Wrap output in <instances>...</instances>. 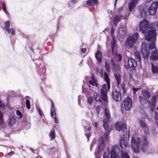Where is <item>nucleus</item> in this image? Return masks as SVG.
Segmentation results:
<instances>
[{"label":"nucleus","instance_id":"f257e3e1","mask_svg":"<svg viewBox=\"0 0 158 158\" xmlns=\"http://www.w3.org/2000/svg\"><path fill=\"white\" fill-rule=\"evenodd\" d=\"M158 30V23H153L149 24V21L145 19L141 21L139 24V31L144 33L147 31H148L145 34L146 39L148 41H151L149 48L147 44L145 43H142L141 48V52L143 57L145 59L148 58L149 52L151 50H153L151 52V56L152 60H155L158 59V53L156 52L155 47V42L156 41V31Z\"/></svg>","mask_w":158,"mask_h":158},{"label":"nucleus","instance_id":"f03ea898","mask_svg":"<svg viewBox=\"0 0 158 158\" xmlns=\"http://www.w3.org/2000/svg\"><path fill=\"white\" fill-rule=\"evenodd\" d=\"M137 142L134 137L132 138L131 140V145L134 152L137 153L139 152V148H140L143 152H146L148 145V142L146 137L145 136L143 138L142 140L140 138H136Z\"/></svg>","mask_w":158,"mask_h":158},{"label":"nucleus","instance_id":"7ed1b4c3","mask_svg":"<svg viewBox=\"0 0 158 158\" xmlns=\"http://www.w3.org/2000/svg\"><path fill=\"white\" fill-rule=\"evenodd\" d=\"M115 127L117 130L118 131H122L123 132V133L124 132H126V139L125 138V134H123V137L121 138L119 142V144L121 148L123 149H124L127 146V141L129 139V135L127 133V130L126 125L124 123L119 122H117L115 124Z\"/></svg>","mask_w":158,"mask_h":158},{"label":"nucleus","instance_id":"20e7f679","mask_svg":"<svg viewBox=\"0 0 158 158\" xmlns=\"http://www.w3.org/2000/svg\"><path fill=\"white\" fill-rule=\"evenodd\" d=\"M104 114L106 118L103 119V127L106 131L105 138H107L108 135L110 132V128L108 123L110 122V114L109 109L105 108L104 109Z\"/></svg>","mask_w":158,"mask_h":158},{"label":"nucleus","instance_id":"39448f33","mask_svg":"<svg viewBox=\"0 0 158 158\" xmlns=\"http://www.w3.org/2000/svg\"><path fill=\"white\" fill-rule=\"evenodd\" d=\"M109 90L108 89V88H107L106 84H103L100 90V94L101 99L105 102H107L108 99L107 92Z\"/></svg>","mask_w":158,"mask_h":158},{"label":"nucleus","instance_id":"423d86ee","mask_svg":"<svg viewBox=\"0 0 158 158\" xmlns=\"http://www.w3.org/2000/svg\"><path fill=\"white\" fill-rule=\"evenodd\" d=\"M138 36V33H135L131 36L128 38L126 40V44L130 47H132L137 40Z\"/></svg>","mask_w":158,"mask_h":158},{"label":"nucleus","instance_id":"0eeeda50","mask_svg":"<svg viewBox=\"0 0 158 158\" xmlns=\"http://www.w3.org/2000/svg\"><path fill=\"white\" fill-rule=\"evenodd\" d=\"M136 63L135 60L131 58H129L128 59L127 63H125V66L126 69L128 68L131 70H133L135 69Z\"/></svg>","mask_w":158,"mask_h":158},{"label":"nucleus","instance_id":"6e6552de","mask_svg":"<svg viewBox=\"0 0 158 158\" xmlns=\"http://www.w3.org/2000/svg\"><path fill=\"white\" fill-rule=\"evenodd\" d=\"M123 103L125 109L127 110H129L132 107V100L129 96H127L125 98Z\"/></svg>","mask_w":158,"mask_h":158},{"label":"nucleus","instance_id":"1a4fd4ad","mask_svg":"<svg viewBox=\"0 0 158 158\" xmlns=\"http://www.w3.org/2000/svg\"><path fill=\"white\" fill-rule=\"evenodd\" d=\"M158 7V3L157 2L153 3L148 10V12L151 15H154L156 12Z\"/></svg>","mask_w":158,"mask_h":158},{"label":"nucleus","instance_id":"9d476101","mask_svg":"<svg viewBox=\"0 0 158 158\" xmlns=\"http://www.w3.org/2000/svg\"><path fill=\"white\" fill-rule=\"evenodd\" d=\"M113 99L116 102L120 101L121 100V96L120 93L115 90L112 91V93Z\"/></svg>","mask_w":158,"mask_h":158},{"label":"nucleus","instance_id":"9b49d317","mask_svg":"<svg viewBox=\"0 0 158 158\" xmlns=\"http://www.w3.org/2000/svg\"><path fill=\"white\" fill-rule=\"evenodd\" d=\"M111 63L113 68V70L115 72L120 71V67L119 64L118 63H115L114 61V59L112 58L111 60Z\"/></svg>","mask_w":158,"mask_h":158},{"label":"nucleus","instance_id":"f8f14e48","mask_svg":"<svg viewBox=\"0 0 158 158\" xmlns=\"http://www.w3.org/2000/svg\"><path fill=\"white\" fill-rule=\"evenodd\" d=\"M137 3V0H133L129 3L128 9L129 11H131L133 10Z\"/></svg>","mask_w":158,"mask_h":158},{"label":"nucleus","instance_id":"ddd939ff","mask_svg":"<svg viewBox=\"0 0 158 158\" xmlns=\"http://www.w3.org/2000/svg\"><path fill=\"white\" fill-rule=\"evenodd\" d=\"M104 79L107 83L106 86L107 85L108 89L110 90V80L109 75L106 73H104Z\"/></svg>","mask_w":158,"mask_h":158},{"label":"nucleus","instance_id":"4468645a","mask_svg":"<svg viewBox=\"0 0 158 158\" xmlns=\"http://www.w3.org/2000/svg\"><path fill=\"white\" fill-rule=\"evenodd\" d=\"M105 146V143L104 140L102 139L101 140L100 143L98 147V154H100L102 152Z\"/></svg>","mask_w":158,"mask_h":158},{"label":"nucleus","instance_id":"2eb2a0df","mask_svg":"<svg viewBox=\"0 0 158 158\" xmlns=\"http://www.w3.org/2000/svg\"><path fill=\"white\" fill-rule=\"evenodd\" d=\"M86 4L89 6H93L97 5L98 3V0H88L86 2Z\"/></svg>","mask_w":158,"mask_h":158},{"label":"nucleus","instance_id":"dca6fc26","mask_svg":"<svg viewBox=\"0 0 158 158\" xmlns=\"http://www.w3.org/2000/svg\"><path fill=\"white\" fill-rule=\"evenodd\" d=\"M95 57L99 63L101 62L102 60V55L99 50L97 51L95 53Z\"/></svg>","mask_w":158,"mask_h":158},{"label":"nucleus","instance_id":"f3484780","mask_svg":"<svg viewBox=\"0 0 158 158\" xmlns=\"http://www.w3.org/2000/svg\"><path fill=\"white\" fill-rule=\"evenodd\" d=\"M117 148V146H115L112 147V149L111 150L110 153V158H117L118 155L117 154V151L115 149V148Z\"/></svg>","mask_w":158,"mask_h":158},{"label":"nucleus","instance_id":"a211bd4d","mask_svg":"<svg viewBox=\"0 0 158 158\" xmlns=\"http://www.w3.org/2000/svg\"><path fill=\"white\" fill-rule=\"evenodd\" d=\"M114 77L117 81V84L118 86L120 85L121 81V76L119 73H115Z\"/></svg>","mask_w":158,"mask_h":158},{"label":"nucleus","instance_id":"6ab92c4d","mask_svg":"<svg viewBox=\"0 0 158 158\" xmlns=\"http://www.w3.org/2000/svg\"><path fill=\"white\" fill-rule=\"evenodd\" d=\"M16 119L14 115H11L9 118L8 124L10 126H12L15 124Z\"/></svg>","mask_w":158,"mask_h":158},{"label":"nucleus","instance_id":"aec40b11","mask_svg":"<svg viewBox=\"0 0 158 158\" xmlns=\"http://www.w3.org/2000/svg\"><path fill=\"white\" fill-rule=\"evenodd\" d=\"M142 94L143 96L146 98H148L150 97V92L147 90H142Z\"/></svg>","mask_w":158,"mask_h":158},{"label":"nucleus","instance_id":"412c9836","mask_svg":"<svg viewBox=\"0 0 158 158\" xmlns=\"http://www.w3.org/2000/svg\"><path fill=\"white\" fill-rule=\"evenodd\" d=\"M52 107L51 109V114L52 117H53L54 115H55L56 112L55 109L54 105L53 102L51 100Z\"/></svg>","mask_w":158,"mask_h":158},{"label":"nucleus","instance_id":"4be33fe9","mask_svg":"<svg viewBox=\"0 0 158 158\" xmlns=\"http://www.w3.org/2000/svg\"><path fill=\"white\" fill-rule=\"evenodd\" d=\"M123 17V15L122 14H119L116 15L114 18V21L118 22H120Z\"/></svg>","mask_w":158,"mask_h":158},{"label":"nucleus","instance_id":"5701e85b","mask_svg":"<svg viewBox=\"0 0 158 158\" xmlns=\"http://www.w3.org/2000/svg\"><path fill=\"white\" fill-rule=\"evenodd\" d=\"M49 136L51 140L54 139L56 138V135L55 129L53 130L50 132Z\"/></svg>","mask_w":158,"mask_h":158},{"label":"nucleus","instance_id":"b1692460","mask_svg":"<svg viewBox=\"0 0 158 158\" xmlns=\"http://www.w3.org/2000/svg\"><path fill=\"white\" fill-rule=\"evenodd\" d=\"M122 57L121 54L116 53L115 54V56L112 58L114 59V61L115 62L117 60H118V61H121L122 59Z\"/></svg>","mask_w":158,"mask_h":158},{"label":"nucleus","instance_id":"393cba45","mask_svg":"<svg viewBox=\"0 0 158 158\" xmlns=\"http://www.w3.org/2000/svg\"><path fill=\"white\" fill-rule=\"evenodd\" d=\"M139 100L140 102L141 103H142L143 102L145 103L146 101H147L148 102L149 104H150L151 102L149 100H147L146 98L145 97L144 98L143 96H139Z\"/></svg>","mask_w":158,"mask_h":158},{"label":"nucleus","instance_id":"a878e982","mask_svg":"<svg viewBox=\"0 0 158 158\" xmlns=\"http://www.w3.org/2000/svg\"><path fill=\"white\" fill-rule=\"evenodd\" d=\"M152 70L153 73H158V67L156 66L153 64H151Z\"/></svg>","mask_w":158,"mask_h":158},{"label":"nucleus","instance_id":"bb28decb","mask_svg":"<svg viewBox=\"0 0 158 158\" xmlns=\"http://www.w3.org/2000/svg\"><path fill=\"white\" fill-rule=\"evenodd\" d=\"M94 96L95 100L96 102H100L101 99L99 95L97 93H94Z\"/></svg>","mask_w":158,"mask_h":158},{"label":"nucleus","instance_id":"cd10ccee","mask_svg":"<svg viewBox=\"0 0 158 158\" xmlns=\"http://www.w3.org/2000/svg\"><path fill=\"white\" fill-rule=\"evenodd\" d=\"M135 55L137 60L140 62L141 57L140 53L137 51H135Z\"/></svg>","mask_w":158,"mask_h":158},{"label":"nucleus","instance_id":"c85d7f7f","mask_svg":"<svg viewBox=\"0 0 158 158\" xmlns=\"http://www.w3.org/2000/svg\"><path fill=\"white\" fill-rule=\"evenodd\" d=\"M4 122L3 113L0 110V125H1Z\"/></svg>","mask_w":158,"mask_h":158},{"label":"nucleus","instance_id":"c756f323","mask_svg":"<svg viewBox=\"0 0 158 158\" xmlns=\"http://www.w3.org/2000/svg\"><path fill=\"white\" fill-rule=\"evenodd\" d=\"M4 27L7 31L10 29V23L8 21H6L4 23Z\"/></svg>","mask_w":158,"mask_h":158},{"label":"nucleus","instance_id":"7c9ffc66","mask_svg":"<svg viewBox=\"0 0 158 158\" xmlns=\"http://www.w3.org/2000/svg\"><path fill=\"white\" fill-rule=\"evenodd\" d=\"M142 128L145 135H149V128L148 126Z\"/></svg>","mask_w":158,"mask_h":158},{"label":"nucleus","instance_id":"2f4dec72","mask_svg":"<svg viewBox=\"0 0 158 158\" xmlns=\"http://www.w3.org/2000/svg\"><path fill=\"white\" fill-rule=\"evenodd\" d=\"M147 15V11L144 9H143L141 12V15L142 18H144L146 17Z\"/></svg>","mask_w":158,"mask_h":158},{"label":"nucleus","instance_id":"473e14b6","mask_svg":"<svg viewBox=\"0 0 158 158\" xmlns=\"http://www.w3.org/2000/svg\"><path fill=\"white\" fill-rule=\"evenodd\" d=\"M139 122L142 128L148 126L146 123L143 120H139Z\"/></svg>","mask_w":158,"mask_h":158},{"label":"nucleus","instance_id":"72a5a7b5","mask_svg":"<svg viewBox=\"0 0 158 158\" xmlns=\"http://www.w3.org/2000/svg\"><path fill=\"white\" fill-rule=\"evenodd\" d=\"M122 158H130L128 154L126 152H122Z\"/></svg>","mask_w":158,"mask_h":158},{"label":"nucleus","instance_id":"f704fd0d","mask_svg":"<svg viewBox=\"0 0 158 158\" xmlns=\"http://www.w3.org/2000/svg\"><path fill=\"white\" fill-rule=\"evenodd\" d=\"M156 99V96H154L152 97L151 100V104H152V106L155 105Z\"/></svg>","mask_w":158,"mask_h":158},{"label":"nucleus","instance_id":"c9c22d12","mask_svg":"<svg viewBox=\"0 0 158 158\" xmlns=\"http://www.w3.org/2000/svg\"><path fill=\"white\" fill-rule=\"evenodd\" d=\"M108 152H105L103 156V158H109L110 151L109 149L107 148Z\"/></svg>","mask_w":158,"mask_h":158},{"label":"nucleus","instance_id":"e433bc0d","mask_svg":"<svg viewBox=\"0 0 158 158\" xmlns=\"http://www.w3.org/2000/svg\"><path fill=\"white\" fill-rule=\"evenodd\" d=\"M2 9L3 11H4L6 14L8 13V12L7 11L6 9V3L4 2L2 3Z\"/></svg>","mask_w":158,"mask_h":158},{"label":"nucleus","instance_id":"4c0bfd02","mask_svg":"<svg viewBox=\"0 0 158 158\" xmlns=\"http://www.w3.org/2000/svg\"><path fill=\"white\" fill-rule=\"evenodd\" d=\"M93 101V98L92 97H89L87 100V102L89 105H91Z\"/></svg>","mask_w":158,"mask_h":158},{"label":"nucleus","instance_id":"58836bf2","mask_svg":"<svg viewBox=\"0 0 158 158\" xmlns=\"http://www.w3.org/2000/svg\"><path fill=\"white\" fill-rule=\"evenodd\" d=\"M105 67L107 71V72H109L110 70V67L109 63L108 62L106 61L105 62Z\"/></svg>","mask_w":158,"mask_h":158},{"label":"nucleus","instance_id":"ea45409f","mask_svg":"<svg viewBox=\"0 0 158 158\" xmlns=\"http://www.w3.org/2000/svg\"><path fill=\"white\" fill-rule=\"evenodd\" d=\"M26 104L27 108L29 109L31 108L30 103L29 100L27 99L26 102Z\"/></svg>","mask_w":158,"mask_h":158},{"label":"nucleus","instance_id":"a19ab883","mask_svg":"<svg viewBox=\"0 0 158 158\" xmlns=\"http://www.w3.org/2000/svg\"><path fill=\"white\" fill-rule=\"evenodd\" d=\"M55 148L54 147H50L48 150L50 152H54L55 150Z\"/></svg>","mask_w":158,"mask_h":158},{"label":"nucleus","instance_id":"79ce46f5","mask_svg":"<svg viewBox=\"0 0 158 158\" xmlns=\"http://www.w3.org/2000/svg\"><path fill=\"white\" fill-rule=\"evenodd\" d=\"M121 87L122 88L123 93L124 94H125L126 92V89L125 87V85H124V84H123L121 85Z\"/></svg>","mask_w":158,"mask_h":158},{"label":"nucleus","instance_id":"37998d69","mask_svg":"<svg viewBox=\"0 0 158 158\" xmlns=\"http://www.w3.org/2000/svg\"><path fill=\"white\" fill-rule=\"evenodd\" d=\"M8 33H10L11 34L14 35L15 34V31L14 30L12 29H9L7 31Z\"/></svg>","mask_w":158,"mask_h":158},{"label":"nucleus","instance_id":"c03bdc74","mask_svg":"<svg viewBox=\"0 0 158 158\" xmlns=\"http://www.w3.org/2000/svg\"><path fill=\"white\" fill-rule=\"evenodd\" d=\"M89 83L93 86H94L95 85L97 86V84L96 83V81L90 80L89 81Z\"/></svg>","mask_w":158,"mask_h":158},{"label":"nucleus","instance_id":"a18cd8bd","mask_svg":"<svg viewBox=\"0 0 158 158\" xmlns=\"http://www.w3.org/2000/svg\"><path fill=\"white\" fill-rule=\"evenodd\" d=\"M95 108L97 111V114L98 115L100 111V106H97L95 107Z\"/></svg>","mask_w":158,"mask_h":158},{"label":"nucleus","instance_id":"49530a36","mask_svg":"<svg viewBox=\"0 0 158 158\" xmlns=\"http://www.w3.org/2000/svg\"><path fill=\"white\" fill-rule=\"evenodd\" d=\"M16 112L17 115L19 116L20 118H21L22 117L23 115H22V113L19 110H16Z\"/></svg>","mask_w":158,"mask_h":158},{"label":"nucleus","instance_id":"de8ad7c7","mask_svg":"<svg viewBox=\"0 0 158 158\" xmlns=\"http://www.w3.org/2000/svg\"><path fill=\"white\" fill-rule=\"evenodd\" d=\"M5 107V106L4 104L3 103V102L1 101H0V108H4Z\"/></svg>","mask_w":158,"mask_h":158},{"label":"nucleus","instance_id":"09e8293b","mask_svg":"<svg viewBox=\"0 0 158 158\" xmlns=\"http://www.w3.org/2000/svg\"><path fill=\"white\" fill-rule=\"evenodd\" d=\"M141 89L140 88H133L132 90L134 92V94H135L136 93V92L139 89Z\"/></svg>","mask_w":158,"mask_h":158},{"label":"nucleus","instance_id":"8fccbe9b","mask_svg":"<svg viewBox=\"0 0 158 158\" xmlns=\"http://www.w3.org/2000/svg\"><path fill=\"white\" fill-rule=\"evenodd\" d=\"M38 112L40 115V116H42L43 114V113L42 110H41L40 108H39Z\"/></svg>","mask_w":158,"mask_h":158},{"label":"nucleus","instance_id":"3c124183","mask_svg":"<svg viewBox=\"0 0 158 158\" xmlns=\"http://www.w3.org/2000/svg\"><path fill=\"white\" fill-rule=\"evenodd\" d=\"M158 119V113L156 111L155 113V119Z\"/></svg>","mask_w":158,"mask_h":158},{"label":"nucleus","instance_id":"603ef678","mask_svg":"<svg viewBox=\"0 0 158 158\" xmlns=\"http://www.w3.org/2000/svg\"><path fill=\"white\" fill-rule=\"evenodd\" d=\"M86 51V48H82L81 49V52L83 53H85Z\"/></svg>","mask_w":158,"mask_h":158},{"label":"nucleus","instance_id":"864d4df0","mask_svg":"<svg viewBox=\"0 0 158 158\" xmlns=\"http://www.w3.org/2000/svg\"><path fill=\"white\" fill-rule=\"evenodd\" d=\"M54 119L55 123H57L58 121H57V118L56 117V115L54 116Z\"/></svg>","mask_w":158,"mask_h":158},{"label":"nucleus","instance_id":"5fc2aeb1","mask_svg":"<svg viewBox=\"0 0 158 158\" xmlns=\"http://www.w3.org/2000/svg\"><path fill=\"white\" fill-rule=\"evenodd\" d=\"M14 154V152L12 151L8 153V155L9 156H11Z\"/></svg>","mask_w":158,"mask_h":158},{"label":"nucleus","instance_id":"6e6d98bb","mask_svg":"<svg viewBox=\"0 0 158 158\" xmlns=\"http://www.w3.org/2000/svg\"><path fill=\"white\" fill-rule=\"evenodd\" d=\"M155 106V105L152 106V104H151V106L150 109H151V110L152 111H153V110H154V109Z\"/></svg>","mask_w":158,"mask_h":158},{"label":"nucleus","instance_id":"4d7b16f0","mask_svg":"<svg viewBox=\"0 0 158 158\" xmlns=\"http://www.w3.org/2000/svg\"><path fill=\"white\" fill-rule=\"evenodd\" d=\"M114 30L113 28V27H112L111 29V32H110V33H111V35H113V33L114 32Z\"/></svg>","mask_w":158,"mask_h":158},{"label":"nucleus","instance_id":"13d9d810","mask_svg":"<svg viewBox=\"0 0 158 158\" xmlns=\"http://www.w3.org/2000/svg\"><path fill=\"white\" fill-rule=\"evenodd\" d=\"M6 106L10 110H11L13 108L11 107L9 105H6Z\"/></svg>","mask_w":158,"mask_h":158},{"label":"nucleus","instance_id":"bf43d9fd","mask_svg":"<svg viewBox=\"0 0 158 158\" xmlns=\"http://www.w3.org/2000/svg\"><path fill=\"white\" fill-rule=\"evenodd\" d=\"M78 0H71L72 2L73 3L75 4L77 2Z\"/></svg>","mask_w":158,"mask_h":158},{"label":"nucleus","instance_id":"052dcab7","mask_svg":"<svg viewBox=\"0 0 158 158\" xmlns=\"http://www.w3.org/2000/svg\"><path fill=\"white\" fill-rule=\"evenodd\" d=\"M86 135L87 139H89V138L90 137V134H86Z\"/></svg>","mask_w":158,"mask_h":158},{"label":"nucleus","instance_id":"680f3d73","mask_svg":"<svg viewBox=\"0 0 158 158\" xmlns=\"http://www.w3.org/2000/svg\"><path fill=\"white\" fill-rule=\"evenodd\" d=\"M91 79H92V80H91L92 81H96L95 79V78L94 77V76L93 75H92V76Z\"/></svg>","mask_w":158,"mask_h":158},{"label":"nucleus","instance_id":"e2e57ef3","mask_svg":"<svg viewBox=\"0 0 158 158\" xmlns=\"http://www.w3.org/2000/svg\"><path fill=\"white\" fill-rule=\"evenodd\" d=\"M98 123L97 122H95L94 123V126L96 128H97V125H98Z\"/></svg>","mask_w":158,"mask_h":158},{"label":"nucleus","instance_id":"0e129e2a","mask_svg":"<svg viewBox=\"0 0 158 158\" xmlns=\"http://www.w3.org/2000/svg\"><path fill=\"white\" fill-rule=\"evenodd\" d=\"M113 22H114V24L116 26H117L118 24V22H117V21H114V20H113Z\"/></svg>","mask_w":158,"mask_h":158},{"label":"nucleus","instance_id":"69168bd1","mask_svg":"<svg viewBox=\"0 0 158 158\" xmlns=\"http://www.w3.org/2000/svg\"><path fill=\"white\" fill-rule=\"evenodd\" d=\"M129 15H125L124 16V19H126L127 18V17Z\"/></svg>","mask_w":158,"mask_h":158},{"label":"nucleus","instance_id":"338daca9","mask_svg":"<svg viewBox=\"0 0 158 158\" xmlns=\"http://www.w3.org/2000/svg\"><path fill=\"white\" fill-rule=\"evenodd\" d=\"M156 123L157 125V126H158V119H155Z\"/></svg>","mask_w":158,"mask_h":158},{"label":"nucleus","instance_id":"774afa93","mask_svg":"<svg viewBox=\"0 0 158 158\" xmlns=\"http://www.w3.org/2000/svg\"><path fill=\"white\" fill-rule=\"evenodd\" d=\"M91 127H89L88 128V130L89 131H90L91 130Z\"/></svg>","mask_w":158,"mask_h":158}]
</instances>
